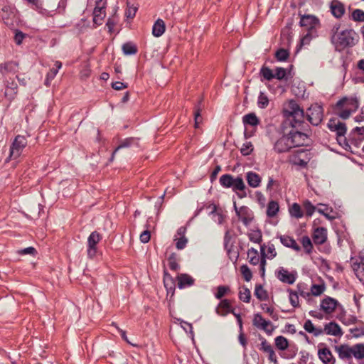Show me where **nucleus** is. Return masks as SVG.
I'll use <instances>...</instances> for the list:
<instances>
[{
	"label": "nucleus",
	"instance_id": "obj_1",
	"mask_svg": "<svg viewBox=\"0 0 364 364\" xmlns=\"http://www.w3.org/2000/svg\"><path fill=\"white\" fill-rule=\"evenodd\" d=\"M356 33L353 29L341 30V24L336 23L331 30V41L337 49L352 47L355 44Z\"/></svg>",
	"mask_w": 364,
	"mask_h": 364
},
{
	"label": "nucleus",
	"instance_id": "obj_2",
	"mask_svg": "<svg viewBox=\"0 0 364 364\" xmlns=\"http://www.w3.org/2000/svg\"><path fill=\"white\" fill-rule=\"evenodd\" d=\"M359 107V102L355 97H344L336 104L333 110L336 115L343 119H348Z\"/></svg>",
	"mask_w": 364,
	"mask_h": 364
},
{
	"label": "nucleus",
	"instance_id": "obj_3",
	"mask_svg": "<svg viewBox=\"0 0 364 364\" xmlns=\"http://www.w3.org/2000/svg\"><path fill=\"white\" fill-rule=\"evenodd\" d=\"M335 350L341 360H350L353 357L358 360L364 359V343H357L351 346L342 344L335 346Z\"/></svg>",
	"mask_w": 364,
	"mask_h": 364
},
{
	"label": "nucleus",
	"instance_id": "obj_4",
	"mask_svg": "<svg viewBox=\"0 0 364 364\" xmlns=\"http://www.w3.org/2000/svg\"><path fill=\"white\" fill-rule=\"evenodd\" d=\"M220 184L225 188H232V191L240 198L247 196L246 186L242 178L240 176L234 178L230 174L222 175L220 178Z\"/></svg>",
	"mask_w": 364,
	"mask_h": 364
},
{
	"label": "nucleus",
	"instance_id": "obj_5",
	"mask_svg": "<svg viewBox=\"0 0 364 364\" xmlns=\"http://www.w3.org/2000/svg\"><path fill=\"white\" fill-rule=\"evenodd\" d=\"M285 115L289 118V124L293 127H299L304 123V112L294 100H290L284 109Z\"/></svg>",
	"mask_w": 364,
	"mask_h": 364
},
{
	"label": "nucleus",
	"instance_id": "obj_6",
	"mask_svg": "<svg viewBox=\"0 0 364 364\" xmlns=\"http://www.w3.org/2000/svg\"><path fill=\"white\" fill-rule=\"evenodd\" d=\"M288 123H282L277 129L279 138L274 142V149L277 153H284L293 148L289 135H288Z\"/></svg>",
	"mask_w": 364,
	"mask_h": 364
},
{
	"label": "nucleus",
	"instance_id": "obj_7",
	"mask_svg": "<svg viewBox=\"0 0 364 364\" xmlns=\"http://www.w3.org/2000/svg\"><path fill=\"white\" fill-rule=\"evenodd\" d=\"M26 146V138L21 135L16 136L10 147L9 158L12 159H18Z\"/></svg>",
	"mask_w": 364,
	"mask_h": 364
},
{
	"label": "nucleus",
	"instance_id": "obj_8",
	"mask_svg": "<svg viewBox=\"0 0 364 364\" xmlns=\"http://www.w3.org/2000/svg\"><path fill=\"white\" fill-rule=\"evenodd\" d=\"M323 107L318 105H312L306 111V117L309 122L314 126H318L323 119Z\"/></svg>",
	"mask_w": 364,
	"mask_h": 364
},
{
	"label": "nucleus",
	"instance_id": "obj_9",
	"mask_svg": "<svg viewBox=\"0 0 364 364\" xmlns=\"http://www.w3.org/2000/svg\"><path fill=\"white\" fill-rule=\"evenodd\" d=\"M261 261H260V274L264 277L265 275L266 257L272 259L277 255L275 247L273 244H268L267 246V252L264 251V247L261 246Z\"/></svg>",
	"mask_w": 364,
	"mask_h": 364
},
{
	"label": "nucleus",
	"instance_id": "obj_10",
	"mask_svg": "<svg viewBox=\"0 0 364 364\" xmlns=\"http://www.w3.org/2000/svg\"><path fill=\"white\" fill-rule=\"evenodd\" d=\"M275 277L282 282L288 284H293L297 278L296 271L289 272L283 267H279L275 271Z\"/></svg>",
	"mask_w": 364,
	"mask_h": 364
},
{
	"label": "nucleus",
	"instance_id": "obj_11",
	"mask_svg": "<svg viewBox=\"0 0 364 364\" xmlns=\"http://www.w3.org/2000/svg\"><path fill=\"white\" fill-rule=\"evenodd\" d=\"M102 239V236L97 231H93L87 238V256L90 258H93L97 252V244Z\"/></svg>",
	"mask_w": 364,
	"mask_h": 364
},
{
	"label": "nucleus",
	"instance_id": "obj_12",
	"mask_svg": "<svg viewBox=\"0 0 364 364\" xmlns=\"http://www.w3.org/2000/svg\"><path fill=\"white\" fill-rule=\"evenodd\" d=\"M296 128L291 127V129H287L293 147L304 145L307 139V135L299 131Z\"/></svg>",
	"mask_w": 364,
	"mask_h": 364
},
{
	"label": "nucleus",
	"instance_id": "obj_13",
	"mask_svg": "<svg viewBox=\"0 0 364 364\" xmlns=\"http://www.w3.org/2000/svg\"><path fill=\"white\" fill-rule=\"evenodd\" d=\"M105 6L106 1L105 0H99L96 2V6L93 11V23L97 26L102 24L106 16Z\"/></svg>",
	"mask_w": 364,
	"mask_h": 364
},
{
	"label": "nucleus",
	"instance_id": "obj_14",
	"mask_svg": "<svg viewBox=\"0 0 364 364\" xmlns=\"http://www.w3.org/2000/svg\"><path fill=\"white\" fill-rule=\"evenodd\" d=\"M299 24L301 26L306 28L308 31L316 32V29L319 27L320 21L314 15H304L301 17Z\"/></svg>",
	"mask_w": 364,
	"mask_h": 364
},
{
	"label": "nucleus",
	"instance_id": "obj_15",
	"mask_svg": "<svg viewBox=\"0 0 364 364\" xmlns=\"http://www.w3.org/2000/svg\"><path fill=\"white\" fill-rule=\"evenodd\" d=\"M328 129L336 133V137L341 135H345L347 131L346 124L336 119H331L328 122Z\"/></svg>",
	"mask_w": 364,
	"mask_h": 364
},
{
	"label": "nucleus",
	"instance_id": "obj_16",
	"mask_svg": "<svg viewBox=\"0 0 364 364\" xmlns=\"http://www.w3.org/2000/svg\"><path fill=\"white\" fill-rule=\"evenodd\" d=\"M237 216L245 226L249 225L253 220L252 212L247 206H242L239 208L237 211Z\"/></svg>",
	"mask_w": 364,
	"mask_h": 364
},
{
	"label": "nucleus",
	"instance_id": "obj_17",
	"mask_svg": "<svg viewBox=\"0 0 364 364\" xmlns=\"http://www.w3.org/2000/svg\"><path fill=\"white\" fill-rule=\"evenodd\" d=\"M318 358L323 364H335L336 359L331 351L327 347L319 348L318 350Z\"/></svg>",
	"mask_w": 364,
	"mask_h": 364
},
{
	"label": "nucleus",
	"instance_id": "obj_18",
	"mask_svg": "<svg viewBox=\"0 0 364 364\" xmlns=\"http://www.w3.org/2000/svg\"><path fill=\"white\" fill-rule=\"evenodd\" d=\"M352 267L357 278L364 284V257L353 262Z\"/></svg>",
	"mask_w": 364,
	"mask_h": 364
},
{
	"label": "nucleus",
	"instance_id": "obj_19",
	"mask_svg": "<svg viewBox=\"0 0 364 364\" xmlns=\"http://www.w3.org/2000/svg\"><path fill=\"white\" fill-rule=\"evenodd\" d=\"M331 14L336 18H341L345 14L344 4L338 0H332L330 3Z\"/></svg>",
	"mask_w": 364,
	"mask_h": 364
},
{
	"label": "nucleus",
	"instance_id": "obj_20",
	"mask_svg": "<svg viewBox=\"0 0 364 364\" xmlns=\"http://www.w3.org/2000/svg\"><path fill=\"white\" fill-rule=\"evenodd\" d=\"M323 333L333 336H341L343 335L340 326L336 322L331 321L324 326Z\"/></svg>",
	"mask_w": 364,
	"mask_h": 364
},
{
	"label": "nucleus",
	"instance_id": "obj_21",
	"mask_svg": "<svg viewBox=\"0 0 364 364\" xmlns=\"http://www.w3.org/2000/svg\"><path fill=\"white\" fill-rule=\"evenodd\" d=\"M337 304V300L331 297H326L321 301L320 306L324 312L331 314L336 309Z\"/></svg>",
	"mask_w": 364,
	"mask_h": 364
},
{
	"label": "nucleus",
	"instance_id": "obj_22",
	"mask_svg": "<svg viewBox=\"0 0 364 364\" xmlns=\"http://www.w3.org/2000/svg\"><path fill=\"white\" fill-rule=\"evenodd\" d=\"M326 239L327 231L326 228L319 227L315 229L313 240L316 244L321 245L326 242Z\"/></svg>",
	"mask_w": 364,
	"mask_h": 364
},
{
	"label": "nucleus",
	"instance_id": "obj_23",
	"mask_svg": "<svg viewBox=\"0 0 364 364\" xmlns=\"http://www.w3.org/2000/svg\"><path fill=\"white\" fill-rule=\"evenodd\" d=\"M178 287L184 289L194 284V279L187 274H180L178 277Z\"/></svg>",
	"mask_w": 364,
	"mask_h": 364
},
{
	"label": "nucleus",
	"instance_id": "obj_24",
	"mask_svg": "<svg viewBox=\"0 0 364 364\" xmlns=\"http://www.w3.org/2000/svg\"><path fill=\"white\" fill-rule=\"evenodd\" d=\"M281 243L287 247L294 250L295 251H299L301 250L299 245L296 243L294 239L288 235H281L279 237Z\"/></svg>",
	"mask_w": 364,
	"mask_h": 364
},
{
	"label": "nucleus",
	"instance_id": "obj_25",
	"mask_svg": "<svg viewBox=\"0 0 364 364\" xmlns=\"http://www.w3.org/2000/svg\"><path fill=\"white\" fill-rule=\"evenodd\" d=\"M248 185L252 188H257L261 183V177L255 172L249 171L246 174Z\"/></svg>",
	"mask_w": 364,
	"mask_h": 364
},
{
	"label": "nucleus",
	"instance_id": "obj_26",
	"mask_svg": "<svg viewBox=\"0 0 364 364\" xmlns=\"http://www.w3.org/2000/svg\"><path fill=\"white\" fill-rule=\"evenodd\" d=\"M231 309L230 301L228 299H223L220 302L216 313L220 316H225L230 313Z\"/></svg>",
	"mask_w": 364,
	"mask_h": 364
},
{
	"label": "nucleus",
	"instance_id": "obj_27",
	"mask_svg": "<svg viewBox=\"0 0 364 364\" xmlns=\"http://www.w3.org/2000/svg\"><path fill=\"white\" fill-rule=\"evenodd\" d=\"M166 26L164 21L162 19L159 18L156 20V21L154 23L153 26L152 34L155 37H160L164 34Z\"/></svg>",
	"mask_w": 364,
	"mask_h": 364
},
{
	"label": "nucleus",
	"instance_id": "obj_28",
	"mask_svg": "<svg viewBox=\"0 0 364 364\" xmlns=\"http://www.w3.org/2000/svg\"><path fill=\"white\" fill-rule=\"evenodd\" d=\"M136 141L137 140L133 137L127 138V139H124L123 141H122L120 144L115 149V150L112 153V156L110 158V161H112L114 159V154L117 153V151H118V150H119L120 149H122V148L130 147L134 144H137Z\"/></svg>",
	"mask_w": 364,
	"mask_h": 364
},
{
	"label": "nucleus",
	"instance_id": "obj_29",
	"mask_svg": "<svg viewBox=\"0 0 364 364\" xmlns=\"http://www.w3.org/2000/svg\"><path fill=\"white\" fill-rule=\"evenodd\" d=\"M304 328L308 333H312L314 336H318L323 333L321 328H316L311 320H307L304 324Z\"/></svg>",
	"mask_w": 364,
	"mask_h": 364
},
{
	"label": "nucleus",
	"instance_id": "obj_30",
	"mask_svg": "<svg viewBox=\"0 0 364 364\" xmlns=\"http://www.w3.org/2000/svg\"><path fill=\"white\" fill-rule=\"evenodd\" d=\"M247 258L249 262L252 265H257L258 264H260L261 258L259 256L258 251L251 247L247 251Z\"/></svg>",
	"mask_w": 364,
	"mask_h": 364
},
{
	"label": "nucleus",
	"instance_id": "obj_31",
	"mask_svg": "<svg viewBox=\"0 0 364 364\" xmlns=\"http://www.w3.org/2000/svg\"><path fill=\"white\" fill-rule=\"evenodd\" d=\"M242 122L245 125L255 127L258 125L259 120L255 113H249L243 116Z\"/></svg>",
	"mask_w": 364,
	"mask_h": 364
},
{
	"label": "nucleus",
	"instance_id": "obj_32",
	"mask_svg": "<svg viewBox=\"0 0 364 364\" xmlns=\"http://www.w3.org/2000/svg\"><path fill=\"white\" fill-rule=\"evenodd\" d=\"M279 209V207L277 202L274 200L269 202L267 208V215L269 218L274 217L277 214Z\"/></svg>",
	"mask_w": 364,
	"mask_h": 364
},
{
	"label": "nucleus",
	"instance_id": "obj_33",
	"mask_svg": "<svg viewBox=\"0 0 364 364\" xmlns=\"http://www.w3.org/2000/svg\"><path fill=\"white\" fill-rule=\"evenodd\" d=\"M55 68H52L50 72L48 73L46 80V85H48L50 83V81L54 79V77L56 76L59 69L62 67V63L60 61H56L55 63Z\"/></svg>",
	"mask_w": 364,
	"mask_h": 364
},
{
	"label": "nucleus",
	"instance_id": "obj_34",
	"mask_svg": "<svg viewBox=\"0 0 364 364\" xmlns=\"http://www.w3.org/2000/svg\"><path fill=\"white\" fill-rule=\"evenodd\" d=\"M249 240L259 244L262 242V232L259 230H251L248 234Z\"/></svg>",
	"mask_w": 364,
	"mask_h": 364
},
{
	"label": "nucleus",
	"instance_id": "obj_35",
	"mask_svg": "<svg viewBox=\"0 0 364 364\" xmlns=\"http://www.w3.org/2000/svg\"><path fill=\"white\" fill-rule=\"evenodd\" d=\"M350 18L355 22H364V11L355 9L353 10Z\"/></svg>",
	"mask_w": 364,
	"mask_h": 364
},
{
	"label": "nucleus",
	"instance_id": "obj_36",
	"mask_svg": "<svg viewBox=\"0 0 364 364\" xmlns=\"http://www.w3.org/2000/svg\"><path fill=\"white\" fill-rule=\"evenodd\" d=\"M288 341L284 336H279L275 338V346L278 349L284 350L288 348Z\"/></svg>",
	"mask_w": 364,
	"mask_h": 364
},
{
	"label": "nucleus",
	"instance_id": "obj_37",
	"mask_svg": "<svg viewBox=\"0 0 364 364\" xmlns=\"http://www.w3.org/2000/svg\"><path fill=\"white\" fill-rule=\"evenodd\" d=\"M122 50L124 55H134L137 52V48L132 43H126L122 46Z\"/></svg>",
	"mask_w": 364,
	"mask_h": 364
},
{
	"label": "nucleus",
	"instance_id": "obj_38",
	"mask_svg": "<svg viewBox=\"0 0 364 364\" xmlns=\"http://www.w3.org/2000/svg\"><path fill=\"white\" fill-rule=\"evenodd\" d=\"M255 295L258 299L261 301L266 300L268 298L267 293L262 285H256L255 289Z\"/></svg>",
	"mask_w": 364,
	"mask_h": 364
},
{
	"label": "nucleus",
	"instance_id": "obj_39",
	"mask_svg": "<svg viewBox=\"0 0 364 364\" xmlns=\"http://www.w3.org/2000/svg\"><path fill=\"white\" fill-rule=\"evenodd\" d=\"M290 215L296 218H301L303 216V212L300 205L294 203L289 208Z\"/></svg>",
	"mask_w": 364,
	"mask_h": 364
},
{
	"label": "nucleus",
	"instance_id": "obj_40",
	"mask_svg": "<svg viewBox=\"0 0 364 364\" xmlns=\"http://www.w3.org/2000/svg\"><path fill=\"white\" fill-rule=\"evenodd\" d=\"M258 328L264 331L269 336L272 335L274 330V327L271 321L267 320H265Z\"/></svg>",
	"mask_w": 364,
	"mask_h": 364
},
{
	"label": "nucleus",
	"instance_id": "obj_41",
	"mask_svg": "<svg viewBox=\"0 0 364 364\" xmlns=\"http://www.w3.org/2000/svg\"><path fill=\"white\" fill-rule=\"evenodd\" d=\"M317 36L316 32L314 31H308L307 33L302 37L301 39V45H308L312 38H315Z\"/></svg>",
	"mask_w": 364,
	"mask_h": 364
},
{
	"label": "nucleus",
	"instance_id": "obj_42",
	"mask_svg": "<svg viewBox=\"0 0 364 364\" xmlns=\"http://www.w3.org/2000/svg\"><path fill=\"white\" fill-rule=\"evenodd\" d=\"M253 145L250 141L244 143L240 149V152L243 156L250 155L253 151Z\"/></svg>",
	"mask_w": 364,
	"mask_h": 364
},
{
	"label": "nucleus",
	"instance_id": "obj_43",
	"mask_svg": "<svg viewBox=\"0 0 364 364\" xmlns=\"http://www.w3.org/2000/svg\"><path fill=\"white\" fill-rule=\"evenodd\" d=\"M240 272L246 282L251 280L252 277V272L246 264H243L240 267Z\"/></svg>",
	"mask_w": 364,
	"mask_h": 364
},
{
	"label": "nucleus",
	"instance_id": "obj_44",
	"mask_svg": "<svg viewBox=\"0 0 364 364\" xmlns=\"http://www.w3.org/2000/svg\"><path fill=\"white\" fill-rule=\"evenodd\" d=\"M301 244L306 253L309 254L312 250V243L309 237H303L301 239Z\"/></svg>",
	"mask_w": 364,
	"mask_h": 364
},
{
	"label": "nucleus",
	"instance_id": "obj_45",
	"mask_svg": "<svg viewBox=\"0 0 364 364\" xmlns=\"http://www.w3.org/2000/svg\"><path fill=\"white\" fill-rule=\"evenodd\" d=\"M239 298L243 302L249 303L251 298L250 291L248 289L245 288L242 291H240Z\"/></svg>",
	"mask_w": 364,
	"mask_h": 364
},
{
	"label": "nucleus",
	"instance_id": "obj_46",
	"mask_svg": "<svg viewBox=\"0 0 364 364\" xmlns=\"http://www.w3.org/2000/svg\"><path fill=\"white\" fill-rule=\"evenodd\" d=\"M268 97L263 92H260L257 101L258 107L259 108L264 109L268 105Z\"/></svg>",
	"mask_w": 364,
	"mask_h": 364
},
{
	"label": "nucleus",
	"instance_id": "obj_47",
	"mask_svg": "<svg viewBox=\"0 0 364 364\" xmlns=\"http://www.w3.org/2000/svg\"><path fill=\"white\" fill-rule=\"evenodd\" d=\"M336 139L339 145L341 146L345 150L350 151V146L345 135L337 136Z\"/></svg>",
	"mask_w": 364,
	"mask_h": 364
},
{
	"label": "nucleus",
	"instance_id": "obj_48",
	"mask_svg": "<svg viewBox=\"0 0 364 364\" xmlns=\"http://www.w3.org/2000/svg\"><path fill=\"white\" fill-rule=\"evenodd\" d=\"M275 57L279 61H285L289 58V52L285 49L281 48L276 52Z\"/></svg>",
	"mask_w": 364,
	"mask_h": 364
},
{
	"label": "nucleus",
	"instance_id": "obj_49",
	"mask_svg": "<svg viewBox=\"0 0 364 364\" xmlns=\"http://www.w3.org/2000/svg\"><path fill=\"white\" fill-rule=\"evenodd\" d=\"M320 205L321 207L317 208V211L323 215L326 218L333 219V217L330 216V213L332 212V210L325 205L321 204Z\"/></svg>",
	"mask_w": 364,
	"mask_h": 364
},
{
	"label": "nucleus",
	"instance_id": "obj_50",
	"mask_svg": "<svg viewBox=\"0 0 364 364\" xmlns=\"http://www.w3.org/2000/svg\"><path fill=\"white\" fill-rule=\"evenodd\" d=\"M325 290L324 285L320 284H313L311 288V294L314 296H319L321 295Z\"/></svg>",
	"mask_w": 364,
	"mask_h": 364
},
{
	"label": "nucleus",
	"instance_id": "obj_51",
	"mask_svg": "<svg viewBox=\"0 0 364 364\" xmlns=\"http://www.w3.org/2000/svg\"><path fill=\"white\" fill-rule=\"evenodd\" d=\"M260 73L264 77V78L267 80H271L274 78V73L272 70L269 68L263 67L261 69Z\"/></svg>",
	"mask_w": 364,
	"mask_h": 364
},
{
	"label": "nucleus",
	"instance_id": "obj_52",
	"mask_svg": "<svg viewBox=\"0 0 364 364\" xmlns=\"http://www.w3.org/2000/svg\"><path fill=\"white\" fill-rule=\"evenodd\" d=\"M289 293V301L294 307L299 306V296L298 294L291 289L288 290Z\"/></svg>",
	"mask_w": 364,
	"mask_h": 364
},
{
	"label": "nucleus",
	"instance_id": "obj_53",
	"mask_svg": "<svg viewBox=\"0 0 364 364\" xmlns=\"http://www.w3.org/2000/svg\"><path fill=\"white\" fill-rule=\"evenodd\" d=\"M137 11V8L134 6H130V2H127V8L125 11V16L127 18H132L136 14V12Z\"/></svg>",
	"mask_w": 364,
	"mask_h": 364
},
{
	"label": "nucleus",
	"instance_id": "obj_54",
	"mask_svg": "<svg viewBox=\"0 0 364 364\" xmlns=\"http://www.w3.org/2000/svg\"><path fill=\"white\" fill-rule=\"evenodd\" d=\"M228 291H230V288L228 287H226V286H219L218 287V291H217V293L215 294V296L218 299H220Z\"/></svg>",
	"mask_w": 364,
	"mask_h": 364
},
{
	"label": "nucleus",
	"instance_id": "obj_55",
	"mask_svg": "<svg viewBox=\"0 0 364 364\" xmlns=\"http://www.w3.org/2000/svg\"><path fill=\"white\" fill-rule=\"evenodd\" d=\"M304 208L306 211V214L308 216H311L316 210L314 205L309 201H306L304 203Z\"/></svg>",
	"mask_w": 364,
	"mask_h": 364
},
{
	"label": "nucleus",
	"instance_id": "obj_56",
	"mask_svg": "<svg viewBox=\"0 0 364 364\" xmlns=\"http://www.w3.org/2000/svg\"><path fill=\"white\" fill-rule=\"evenodd\" d=\"M175 240L176 241V247L178 250L184 249L188 242V240L186 237H180L178 239H176Z\"/></svg>",
	"mask_w": 364,
	"mask_h": 364
},
{
	"label": "nucleus",
	"instance_id": "obj_57",
	"mask_svg": "<svg viewBox=\"0 0 364 364\" xmlns=\"http://www.w3.org/2000/svg\"><path fill=\"white\" fill-rule=\"evenodd\" d=\"M264 321L265 319L262 316V315L257 313L255 314L252 322L253 325L258 328L261 324L264 322Z\"/></svg>",
	"mask_w": 364,
	"mask_h": 364
},
{
	"label": "nucleus",
	"instance_id": "obj_58",
	"mask_svg": "<svg viewBox=\"0 0 364 364\" xmlns=\"http://www.w3.org/2000/svg\"><path fill=\"white\" fill-rule=\"evenodd\" d=\"M286 75V70L282 68H277L275 69V73L274 74V78L277 80H282Z\"/></svg>",
	"mask_w": 364,
	"mask_h": 364
},
{
	"label": "nucleus",
	"instance_id": "obj_59",
	"mask_svg": "<svg viewBox=\"0 0 364 364\" xmlns=\"http://www.w3.org/2000/svg\"><path fill=\"white\" fill-rule=\"evenodd\" d=\"M24 38H25V34L23 32H21L18 30L16 31L14 41L17 45H21L23 40L24 39Z\"/></svg>",
	"mask_w": 364,
	"mask_h": 364
},
{
	"label": "nucleus",
	"instance_id": "obj_60",
	"mask_svg": "<svg viewBox=\"0 0 364 364\" xmlns=\"http://www.w3.org/2000/svg\"><path fill=\"white\" fill-rule=\"evenodd\" d=\"M168 266L171 269L177 270L178 269L179 265L177 263V262L176 261V259L173 257V255H171V257H168Z\"/></svg>",
	"mask_w": 364,
	"mask_h": 364
},
{
	"label": "nucleus",
	"instance_id": "obj_61",
	"mask_svg": "<svg viewBox=\"0 0 364 364\" xmlns=\"http://www.w3.org/2000/svg\"><path fill=\"white\" fill-rule=\"evenodd\" d=\"M262 309L266 311L267 313H268L270 316L274 319V320H277V315L276 314H274V309L269 306H268L267 304H262Z\"/></svg>",
	"mask_w": 364,
	"mask_h": 364
},
{
	"label": "nucleus",
	"instance_id": "obj_62",
	"mask_svg": "<svg viewBox=\"0 0 364 364\" xmlns=\"http://www.w3.org/2000/svg\"><path fill=\"white\" fill-rule=\"evenodd\" d=\"M36 252V249L33 247H28L18 251V253L20 255H34Z\"/></svg>",
	"mask_w": 364,
	"mask_h": 364
},
{
	"label": "nucleus",
	"instance_id": "obj_63",
	"mask_svg": "<svg viewBox=\"0 0 364 364\" xmlns=\"http://www.w3.org/2000/svg\"><path fill=\"white\" fill-rule=\"evenodd\" d=\"M150 240V232L149 230H144L140 235V240L143 243H146Z\"/></svg>",
	"mask_w": 364,
	"mask_h": 364
},
{
	"label": "nucleus",
	"instance_id": "obj_64",
	"mask_svg": "<svg viewBox=\"0 0 364 364\" xmlns=\"http://www.w3.org/2000/svg\"><path fill=\"white\" fill-rule=\"evenodd\" d=\"M261 350H262L263 351L266 352V353H269L273 348L272 347V346L268 343L267 342L266 340H264L262 341L261 343V348H260Z\"/></svg>",
	"mask_w": 364,
	"mask_h": 364
}]
</instances>
